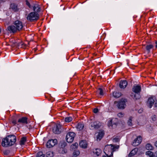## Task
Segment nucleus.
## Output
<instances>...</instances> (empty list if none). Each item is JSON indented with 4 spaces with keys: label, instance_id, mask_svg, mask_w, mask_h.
Returning <instances> with one entry per match:
<instances>
[{
    "label": "nucleus",
    "instance_id": "nucleus-1",
    "mask_svg": "<svg viewBox=\"0 0 157 157\" xmlns=\"http://www.w3.org/2000/svg\"><path fill=\"white\" fill-rule=\"evenodd\" d=\"M16 140V137L14 135L7 136L2 139V145L4 147L11 146L15 144Z\"/></svg>",
    "mask_w": 157,
    "mask_h": 157
},
{
    "label": "nucleus",
    "instance_id": "nucleus-2",
    "mask_svg": "<svg viewBox=\"0 0 157 157\" xmlns=\"http://www.w3.org/2000/svg\"><path fill=\"white\" fill-rule=\"evenodd\" d=\"M119 147V145H107L105 146L104 152L106 156L111 157L113 155V152L117 150Z\"/></svg>",
    "mask_w": 157,
    "mask_h": 157
},
{
    "label": "nucleus",
    "instance_id": "nucleus-3",
    "mask_svg": "<svg viewBox=\"0 0 157 157\" xmlns=\"http://www.w3.org/2000/svg\"><path fill=\"white\" fill-rule=\"evenodd\" d=\"M39 17V15L37 13L32 12L28 14L27 17V19L30 21H32L37 20Z\"/></svg>",
    "mask_w": 157,
    "mask_h": 157
},
{
    "label": "nucleus",
    "instance_id": "nucleus-4",
    "mask_svg": "<svg viewBox=\"0 0 157 157\" xmlns=\"http://www.w3.org/2000/svg\"><path fill=\"white\" fill-rule=\"evenodd\" d=\"M125 102L126 100H125L122 99L119 101H115L114 103L116 104L118 108L123 109L125 108L126 106Z\"/></svg>",
    "mask_w": 157,
    "mask_h": 157
},
{
    "label": "nucleus",
    "instance_id": "nucleus-5",
    "mask_svg": "<svg viewBox=\"0 0 157 157\" xmlns=\"http://www.w3.org/2000/svg\"><path fill=\"white\" fill-rule=\"evenodd\" d=\"M75 134L73 132H69L67 133L66 136V140L68 143H72L74 139Z\"/></svg>",
    "mask_w": 157,
    "mask_h": 157
},
{
    "label": "nucleus",
    "instance_id": "nucleus-6",
    "mask_svg": "<svg viewBox=\"0 0 157 157\" xmlns=\"http://www.w3.org/2000/svg\"><path fill=\"white\" fill-rule=\"evenodd\" d=\"M61 127L62 125L59 123H57L53 128V132L57 134L60 133L62 131Z\"/></svg>",
    "mask_w": 157,
    "mask_h": 157
},
{
    "label": "nucleus",
    "instance_id": "nucleus-7",
    "mask_svg": "<svg viewBox=\"0 0 157 157\" xmlns=\"http://www.w3.org/2000/svg\"><path fill=\"white\" fill-rule=\"evenodd\" d=\"M156 98L155 96H152L148 98L147 102V105L149 108H151L154 104Z\"/></svg>",
    "mask_w": 157,
    "mask_h": 157
},
{
    "label": "nucleus",
    "instance_id": "nucleus-8",
    "mask_svg": "<svg viewBox=\"0 0 157 157\" xmlns=\"http://www.w3.org/2000/svg\"><path fill=\"white\" fill-rule=\"evenodd\" d=\"M57 143V141L56 139L50 140L47 142L46 146L50 148L55 146Z\"/></svg>",
    "mask_w": 157,
    "mask_h": 157
},
{
    "label": "nucleus",
    "instance_id": "nucleus-9",
    "mask_svg": "<svg viewBox=\"0 0 157 157\" xmlns=\"http://www.w3.org/2000/svg\"><path fill=\"white\" fill-rule=\"evenodd\" d=\"M142 137L140 136L134 139L132 142V145L134 146H136L139 145L142 141Z\"/></svg>",
    "mask_w": 157,
    "mask_h": 157
},
{
    "label": "nucleus",
    "instance_id": "nucleus-10",
    "mask_svg": "<svg viewBox=\"0 0 157 157\" xmlns=\"http://www.w3.org/2000/svg\"><path fill=\"white\" fill-rule=\"evenodd\" d=\"M14 25L16 26L17 30H21L23 28V26L22 23L18 20L16 21L14 23Z\"/></svg>",
    "mask_w": 157,
    "mask_h": 157
},
{
    "label": "nucleus",
    "instance_id": "nucleus-11",
    "mask_svg": "<svg viewBox=\"0 0 157 157\" xmlns=\"http://www.w3.org/2000/svg\"><path fill=\"white\" fill-rule=\"evenodd\" d=\"M100 126V123L98 121H95L91 123L90 128L92 129L94 128L97 129Z\"/></svg>",
    "mask_w": 157,
    "mask_h": 157
},
{
    "label": "nucleus",
    "instance_id": "nucleus-12",
    "mask_svg": "<svg viewBox=\"0 0 157 157\" xmlns=\"http://www.w3.org/2000/svg\"><path fill=\"white\" fill-rule=\"evenodd\" d=\"M18 122L19 124V126L21 124H27L28 123V118L26 117H22L18 120Z\"/></svg>",
    "mask_w": 157,
    "mask_h": 157
},
{
    "label": "nucleus",
    "instance_id": "nucleus-13",
    "mask_svg": "<svg viewBox=\"0 0 157 157\" xmlns=\"http://www.w3.org/2000/svg\"><path fill=\"white\" fill-rule=\"evenodd\" d=\"M32 8L35 12L37 13L40 11V6L37 4H33Z\"/></svg>",
    "mask_w": 157,
    "mask_h": 157
},
{
    "label": "nucleus",
    "instance_id": "nucleus-14",
    "mask_svg": "<svg viewBox=\"0 0 157 157\" xmlns=\"http://www.w3.org/2000/svg\"><path fill=\"white\" fill-rule=\"evenodd\" d=\"M132 90L135 93H140L141 90L140 86L139 85L134 86L132 88Z\"/></svg>",
    "mask_w": 157,
    "mask_h": 157
},
{
    "label": "nucleus",
    "instance_id": "nucleus-15",
    "mask_svg": "<svg viewBox=\"0 0 157 157\" xmlns=\"http://www.w3.org/2000/svg\"><path fill=\"white\" fill-rule=\"evenodd\" d=\"M127 84V82L126 80H121L120 82L119 86L121 88L124 89L126 87Z\"/></svg>",
    "mask_w": 157,
    "mask_h": 157
},
{
    "label": "nucleus",
    "instance_id": "nucleus-16",
    "mask_svg": "<svg viewBox=\"0 0 157 157\" xmlns=\"http://www.w3.org/2000/svg\"><path fill=\"white\" fill-rule=\"evenodd\" d=\"M8 29L10 31L13 33L16 32L17 30L16 28V26L14 25L9 26Z\"/></svg>",
    "mask_w": 157,
    "mask_h": 157
},
{
    "label": "nucleus",
    "instance_id": "nucleus-17",
    "mask_svg": "<svg viewBox=\"0 0 157 157\" xmlns=\"http://www.w3.org/2000/svg\"><path fill=\"white\" fill-rule=\"evenodd\" d=\"M131 96L134 100L139 99L140 97V93H135V94L132 93Z\"/></svg>",
    "mask_w": 157,
    "mask_h": 157
},
{
    "label": "nucleus",
    "instance_id": "nucleus-18",
    "mask_svg": "<svg viewBox=\"0 0 157 157\" xmlns=\"http://www.w3.org/2000/svg\"><path fill=\"white\" fill-rule=\"evenodd\" d=\"M104 134V133L103 131H100L97 136V140L100 141L103 137Z\"/></svg>",
    "mask_w": 157,
    "mask_h": 157
},
{
    "label": "nucleus",
    "instance_id": "nucleus-19",
    "mask_svg": "<svg viewBox=\"0 0 157 157\" xmlns=\"http://www.w3.org/2000/svg\"><path fill=\"white\" fill-rule=\"evenodd\" d=\"M102 151L100 149L96 148L93 150V152L97 156H98L101 153Z\"/></svg>",
    "mask_w": 157,
    "mask_h": 157
},
{
    "label": "nucleus",
    "instance_id": "nucleus-20",
    "mask_svg": "<svg viewBox=\"0 0 157 157\" xmlns=\"http://www.w3.org/2000/svg\"><path fill=\"white\" fill-rule=\"evenodd\" d=\"M79 145L81 147L86 148L87 147V144L86 141H82L79 143Z\"/></svg>",
    "mask_w": 157,
    "mask_h": 157
},
{
    "label": "nucleus",
    "instance_id": "nucleus-21",
    "mask_svg": "<svg viewBox=\"0 0 157 157\" xmlns=\"http://www.w3.org/2000/svg\"><path fill=\"white\" fill-rule=\"evenodd\" d=\"M84 127V125L82 123H78L76 126L77 129L78 131H81L83 129Z\"/></svg>",
    "mask_w": 157,
    "mask_h": 157
},
{
    "label": "nucleus",
    "instance_id": "nucleus-22",
    "mask_svg": "<svg viewBox=\"0 0 157 157\" xmlns=\"http://www.w3.org/2000/svg\"><path fill=\"white\" fill-rule=\"evenodd\" d=\"M117 118H109V121L108 123V125L109 127L110 126L112 127L113 124V121H117Z\"/></svg>",
    "mask_w": 157,
    "mask_h": 157
},
{
    "label": "nucleus",
    "instance_id": "nucleus-23",
    "mask_svg": "<svg viewBox=\"0 0 157 157\" xmlns=\"http://www.w3.org/2000/svg\"><path fill=\"white\" fill-rule=\"evenodd\" d=\"M138 151V149L136 148L133 149L129 154L128 156L131 157L132 155H135Z\"/></svg>",
    "mask_w": 157,
    "mask_h": 157
},
{
    "label": "nucleus",
    "instance_id": "nucleus-24",
    "mask_svg": "<svg viewBox=\"0 0 157 157\" xmlns=\"http://www.w3.org/2000/svg\"><path fill=\"white\" fill-rule=\"evenodd\" d=\"M121 95V92H119L115 91L113 93V96L116 98H118L120 97Z\"/></svg>",
    "mask_w": 157,
    "mask_h": 157
},
{
    "label": "nucleus",
    "instance_id": "nucleus-25",
    "mask_svg": "<svg viewBox=\"0 0 157 157\" xmlns=\"http://www.w3.org/2000/svg\"><path fill=\"white\" fill-rule=\"evenodd\" d=\"M10 8L14 11H16L17 10V5L14 3L11 4L10 5Z\"/></svg>",
    "mask_w": 157,
    "mask_h": 157
},
{
    "label": "nucleus",
    "instance_id": "nucleus-26",
    "mask_svg": "<svg viewBox=\"0 0 157 157\" xmlns=\"http://www.w3.org/2000/svg\"><path fill=\"white\" fill-rule=\"evenodd\" d=\"M26 141V138L25 137H22L20 142V144L21 145H24Z\"/></svg>",
    "mask_w": 157,
    "mask_h": 157
},
{
    "label": "nucleus",
    "instance_id": "nucleus-27",
    "mask_svg": "<svg viewBox=\"0 0 157 157\" xmlns=\"http://www.w3.org/2000/svg\"><path fill=\"white\" fill-rule=\"evenodd\" d=\"M146 154L149 157H155L153 152L150 151H148L146 152Z\"/></svg>",
    "mask_w": 157,
    "mask_h": 157
},
{
    "label": "nucleus",
    "instance_id": "nucleus-28",
    "mask_svg": "<svg viewBox=\"0 0 157 157\" xmlns=\"http://www.w3.org/2000/svg\"><path fill=\"white\" fill-rule=\"evenodd\" d=\"M153 47V46L152 44L147 45L146 46V49L148 52V53H149L150 50L152 49Z\"/></svg>",
    "mask_w": 157,
    "mask_h": 157
},
{
    "label": "nucleus",
    "instance_id": "nucleus-29",
    "mask_svg": "<svg viewBox=\"0 0 157 157\" xmlns=\"http://www.w3.org/2000/svg\"><path fill=\"white\" fill-rule=\"evenodd\" d=\"M146 148L148 150H152L153 149V147L151 144H148L146 146Z\"/></svg>",
    "mask_w": 157,
    "mask_h": 157
},
{
    "label": "nucleus",
    "instance_id": "nucleus-30",
    "mask_svg": "<svg viewBox=\"0 0 157 157\" xmlns=\"http://www.w3.org/2000/svg\"><path fill=\"white\" fill-rule=\"evenodd\" d=\"M132 118L133 117H129L127 122V124L129 126H132Z\"/></svg>",
    "mask_w": 157,
    "mask_h": 157
},
{
    "label": "nucleus",
    "instance_id": "nucleus-31",
    "mask_svg": "<svg viewBox=\"0 0 157 157\" xmlns=\"http://www.w3.org/2000/svg\"><path fill=\"white\" fill-rule=\"evenodd\" d=\"M53 153L52 151H49L46 153V157H53Z\"/></svg>",
    "mask_w": 157,
    "mask_h": 157
},
{
    "label": "nucleus",
    "instance_id": "nucleus-32",
    "mask_svg": "<svg viewBox=\"0 0 157 157\" xmlns=\"http://www.w3.org/2000/svg\"><path fill=\"white\" fill-rule=\"evenodd\" d=\"M72 118L71 117H67L65 118V121L66 122H69L72 120Z\"/></svg>",
    "mask_w": 157,
    "mask_h": 157
},
{
    "label": "nucleus",
    "instance_id": "nucleus-33",
    "mask_svg": "<svg viewBox=\"0 0 157 157\" xmlns=\"http://www.w3.org/2000/svg\"><path fill=\"white\" fill-rule=\"evenodd\" d=\"M44 155L43 154V152L41 151L38 152L36 155V157H44Z\"/></svg>",
    "mask_w": 157,
    "mask_h": 157
},
{
    "label": "nucleus",
    "instance_id": "nucleus-34",
    "mask_svg": "<svg viewBox=\"0 0 157 157\" xmlns=\"http://www.w3.org/2000/svg\"><path fill=\"white\" fill-rule=\"evenodd\" d=\"M98 92L101 95H104V91L103 89L101 88H99L98 90Z\"/></svg>",
    "mask_w": 157,
    "mask_h": 157
},
{
    "label": "nucleus",
    "instance_id": "nucleus-35",
    "mask_svg": "<svg viewBox=\"0 0 157 157\" xmlns=\"http://www.w3.org/2000/svg\"><path fill=\"white\" fill-rule=\"evenodd\" d=\"M78 144L76 143L74 144H73L71 146V148L72 149H75L77 148L78 146Z\"/></svg>",
    "mask_w": 157,
    "mask_h": 157
},
{
    "label": "nucleus",
    "instance_id": "nucleus-36",
    "mask_svg": "<svg viewBox=\"0 0 157 157\" xmlns=\"http://www.w3.org/2000/svg\"><path fill=\"white\" fill-rule=\"evenodd\" d=\"M80 154V152L78 150L75 151L73 153V155L74 157H76L78 156Z\"/></svg>",
    "mask_w": 157,
    "mask_h": 157
},
{
    "label": "nucleus",
    "instance_id": "nucleus-37",
    "mask_svg": "<svg viewBox=\"0 0 157 157\" xmlns=\"http://www.w3.org/2000/svg\"><path fill=\"white\" fill-rule=\"evenodd\" d=\"M12 123L14 125L16 126H19V124L18 122V121H16L15 120H13L12 121Z\"/></svg>",
    "mask_w": 157,
    "mask_h": 157
},
{
    "label": "nucleus",
    "instance_id": "nucleus-38",
    "mask_svg": "<svg viewBox=\"0 0 157 157\" xmlns=\"http://www.w3.org/2000/svg\"><path fill=\"white\" fill-rule=\"evenodd\" d=\"M117 116L119 117H122L124 116V113L121 112L118 113Z\"/></svg>",
    "mask_w": 157,
    "mask_h": 157
},
{
    "label": "nucleus",
    "instance_id": "nucleus-39",
    "mask_svg": "<svg viewBox=\"0 0 157 157\" xmlns=\"http://www.w3.org/2000/svg\"><path fill=\"white\" fill-rule=\"evenodd\" d=\"M152 120L153 121H155L156 120V118L155 115H153L151 117Z\"/></svg>",
    "mask_w": 157,
    "mask_h": 157
},
{
    "label": "nucleus",
    "instance_id": "nucleus-40",
    "mask_svg": "<svg viewBox=\"0 0 157 157\" xmlns=\"http://www.w3.org/2000/svg\"><path fill=\"white\" fill-rule=\"evenodd\" d=\"M26 4L30 8H32V6L30 5L28 1H26Z\"/></svg>",
    "mask_w": 157,
    "mask_h": 157
},
{
    "label": "nucleus",
    "instance_id": "nucleus-41",
    "mask_svg": "<svg viewBox=\"0 0 157 157\" xmlns=\"http://www.w3.org/2000/svg\"><path fill=\"white\" fill-rule=\"evenodd\" d=\"M98 109L97 108H95L93 110V112L94 113H96L98 112Z\"/></svg>",
    "mask_w": 157,
    "mask_h": 157
},
{
    "label": "nucleus",
    "instance_id": "nucleus-42",
    "mask_svg": "<svg viewBox=\"0 0 157 157\" xmlns=\"http://www.w3.org/2000/svg\"><path fill=\"white\" fill-rule=\"evenodd\" d=\"M67 145V144L66 143H63V144H62L61 145V146L62 147H65V146H66Z\"/></svg>",
    "mask_w": 157,
    "mask_h": 157
},
{
    "label": "nucleus",
    "instance_id": "nucleus-43",
    "mask_svg": "<svg viewBox=\"0 0 157 157\" xmlns=\"http://www.w3.org/2000/svg\"><path fill=\"white\" fill-rule=\"evenodd\" d=\"M119 140L118 138H114L113 140V142H118Z\"/></svg>",
    "mask_w": 157,
    "mask_h": 157
},
{
    "label": "nucleus",
    "instance_id": "nucleus-44",
    "mask_svg": "<svg viewBox=\"0 0 157 157\" xmlns=\"http://www.w3.org/2000/svg\"><path fill=\"white\" fill-rule=\"evenodd\" d=\"M117 121H113V125H116L117 123Z\"/></svg>",
    "mask_w": 157,
    "mask_h": 157
},
{
    "label": "nucleus",
    "instance_id": "nucleus-45",
    "mask_svg": "<svg viewBox=\"0 0 157 157\" xmlns=\"http://www.w3.org/2000/svg\"><path fill=\"white\" fill-rule=\"evenodd\" d=\"M154 155L155 157H157V151L155 152Z\"/></svg>",
    "mask_w": 157,
    "mask_h": 157
},
{
    "label": "nucleus",
    "instance_id": "nucleus-46",
    "mask_svg": "<svg viewBox=\"0 0 157 157\" xmlns=\"http://www.w3.org/2000/svg\"><path fill=\"white\" fill-rule=\"evenodd\" d=\"M155 44H156L155 46V47L156 48H157V41H155Z\"/></svg>",
    "mask_w": 157,
    "mask_h": 157
},
{
    "label": "nucleus",
    "instance_id": "nucleus-47",
    "mask_svg": "<svg viewBox=\"0 0 157 157\" xmlns=\"http://www.w3.org/2000/svg\"><path fill=\"white\" fill-rule=\"evenodd\" d=\"M155 146L157 147V141L155 142Z\"/></svg>",
    "mask_w": 157,
    "mask_h": 157
},
{
    "label": "nucleus",
    "instance_id": "nucleus-48",
    "mask_svg": "<svg viewBox=\"0 0 157 157\" xmlns=\"http://www.w3.org/2000/svg\"><path fill=\"white\" fill-rule=\"evenodd\" d=\"M137 123H138V124H140L139 123V122H138V121H137Z\"/></svg>",
    "mask_w": 157,
    "mask_h": 157
},
{
    "label": "nucleus",
    "instance_id": "nucleus-49",
    "mask_svg": "<svg viewBox=\"0 0 157 157\" xmlns=\"http://www.w3.org/2000/svg\"><path fill=\"white\" fill-rule=\"evenodd\" d=\"M156 104H155V106H156H156H157V105H156Z\"/></svg>",
    "mask_w": 157,
    "mask_h": 157
},
{
    "label": "nucleus",
    "instance_id": "nucleus-50",
    "mask_svg": "<svg viewBox=\"0 0 157 157\" xmlns=\"http://www.w3.org/2000/svg\"><path fill=\"white\" fill-rule=\"evenodd\" d=\"M6 151H5L4 152V154H5V153H6Z\"/></svg>",
    "mask_w": 157,
    "mask_h": 157
}]
</instances>
